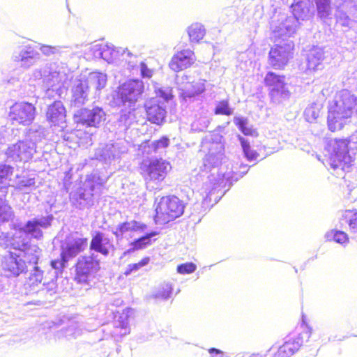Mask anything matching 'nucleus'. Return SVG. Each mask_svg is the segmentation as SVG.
<instances>
[{"instance_id": "41", "label": "nucleus", "mask_w": 357, "mask_h": 357, "mask_svg": "<svg viewBox=\"0 0 357 357\" xmlns=\"http://www.w3.org/2000/svg\"><path fill=\"white\" fill-rule=\"evenodd\" d=\"M317 16L325 20L331 14V0H314Z\"/></svg>"}, {"instance_id": "39", "label": "nucleus", "mask_w": 357, "mask_h": 357, "mask_svg": "<svg viewBox=\"0 0 357 357\" xmlns=\"http://www.w3.org/2000/svg\"><path fill=\"white\" fill-rule=\"evenodd\" d=\"M14 168L10 165L0 164V192L6 195L8 193V188L10 177L13 175Z\"/></svg>"}, {"instance_id": "36", "label": "nucleus", "mask_w": 357, "mask_h": 357, "mask_svg": "<svg viewBox=\"0 0 357 357\" xmlns=\"http://www.w3.org/2000/svg\"><path fill=\"white\" fill-rule=\"evenodd\" d=\"M158 234V231H152L145 234L138 238L135 239L130 243V248L124 252L123 255H127L136 250L146 248L152 243L151 238Z\"/></svg>"}, {"instance_id": "28", "label": "nucleus", "mask_w": 357, "mask_h": 357, "mask_svg": "<svg viewBox=\"0 0 357 357\" xmlns=\"http://www.w3.org/2000/svg\"><path fill=\"white\" fill-rule=\"evenodd\" d=\"M46 116L47 120L54 126L61 128L66 123V111L61 101H54L49 105Z\"/></svg>"}, {"instance_id": "35", "label": "nucleus", "mask_w": 357, "mask_h": 357, "mask_svg": "<svg viewBox=\"0 0 357 357\" xmlns=\"http://www.w3.org/2000/svg\"><path fill=\"white\" fill-rule=\"evenodd\" d=\"M82 330L78 322L74 320H69L66 326L62 327L55 333V337L60 339L65 337L68 340L77 338L81 335Z\"/></svg>"}, {"instance_id": "16", "label": "nucleus", "mask_w": 357, "mask_h": 357, "mask_svg": "<svg viewBox=\"0 0 357 357\" xmlns=\"http://www.w3.org/2000/svg\"><path fill=\"white\" fill-rule=\"evenodd\" d=\"M36 116V107L26 102H15L10 108L9 117L15 122L24 126L31 124Z\"/></svg>"}, {"instance_id": "14", "label": "nucleus", "mask_w": 357, "mask_h": 357, "mask_svg": "<svg viewBox=\"0 0 357 357\" xmlns=\"http://www.w3.org/2000/svg\"><path fill=\"white\" fill-rule=\"evenodd\" d=\"M312 335V328L305 326L303 331L296 337H287L284 342L280 346L274 357H291L302 346L303 342H307Z\"/></svg>"}, {"instance_id": "15", "label": "nucleus", "mask_w": 357, "mask_h": 357, "mask_svg": "<svg viewBox=\"0 0 357 357\" xmlns=\"http://www.w3.org/2000/svg\"><path fill=\"white\" fill-rule=\"evenodd\" d=\"M171 169V164L162 158L151 160L142 167L145 180L157 183L163 181Z\"/></svg>"}, {"instance_id": "21", "label": "nucleus", "mask_w": 357, "mask_h": 357, "mask_svg": "<svg viewBox=\"0 0 357 357\" xmlns=\"http://www.w3.org/2000/svg\"><path fill=\"white\" fill-rule=\"evenodd\" d=\"M88 245V238L77 235L68 236L61 246V252L64 261H69L80 252L86 250Z\"/></svg>"}, {"instance_id": "29", "label": "nucleus", "mask_w": 357, "mask_h": 357, "mask_svg": "<svg viewBox=\"0 0 357 357\" xmlns=\"http://www.w3.org/2000/svg\"><path fill=\"white\" fill-rule=\"evenodd\" d=\"M293 17L298 20H308L313 13V4L311 0H294L291 5Z\"/></svg>"}, {"instance_id": "62", "label": "nucleus", "mask_w": 357, "mask_h": 357, "mask_svg": "<svg viewBox=\"0 0 357 357\" xmlns=\"http://www.w3.org/2000/svg\"><path fill=\"white\" fill-rule=\"evenodd\" d=\"M248 169H246V170H245V171H243V172H242L243 174H246V173L248 172Z\"/></svg>"}, {"instance_id": "9", "label": "nucleus", "mask_w": 357, "mask_h": 357, "mask_svg": "<svg viewBox=\"0 0 357 357\" xmlns=\"http://www.w3.org/2000/svg\"><path fill=\"white\" fill-rule=\"evenodd\" d=\"M126 54L129 57L132 55L127 48L115 47L112 44L106 43L91 45L86 53L89 59H102L108 63H114L116 60L120 59Z\"/></svg>"}, {"instance_id": "23", "label": "nucleus", "mask_w": 357, "mask_h": 357, "mask_svg": "<svg viewBox=\"0 0 357 357\" xmlns=\"http://www.w3.org/2000/svg\"><path fill=\"white\" fill-rule=\"evenodd\" d=\"M65 258L63 253L61 252V259H55L51 261L52 270L48 273V277L44 279L43 286V289H46L50 295H53L56 292L57 283L56 280L59 274H61L63 268L66 266L68 261H64Z\"/></svg>"}, {"instance_id": "22", "label": "nucleus", "mask_w": 357, "mask_h": 357, "mask_svg": "<svg viewBox=\"0 0 357 357\" xmlns=\"http://www.w3.org/2000/svg\"><path fill=\"white\" fill-rule=\"evenodd\" d=\"M89 86L84 77L76 78L72 84L70 105L80 107L89 100Z\"/></svg>"}, {"instance_id": "24", "label": "nucleus", "mask_w": 357, "mask_h": 357, "mask_svg": "<svg viewBox=\"0 0 357 357\" xmlns=\"http://www.w3.org/2000/svg\"><path fill=\"white\" fill-rule=\"evenodd\" d=\"M54 219L52 215L34 218L28 220L22 227V231L31 236V237L40 240L43 236L42 229H47L52 225Z\"/></svg>"}, {"instance_id": "10", "label": "nucleus", "mask_w": 357, "mask_h": 357, "mask_svg": "<svg viewBox=\"0 0 357 357\" xmlns=\"http://www.w3.org/2000/svg\"><path fill=\"white\" fill-rule=\"evenodd\" d=\"M275 45L271 48L268 53V63L273 68L281 70L292 57L294 44L291 40L284 42L275 40Z\"/></svg>"}, {"instance_id": "1", "label": "nucleus", "mask_w": 357, "mask_h": 357, "mask_svg": "<svg viewBox=\"0 0 357 357\" xmlns=\"http://www.w3.org/2000/svg\"><path fill=\"white\" fill-rule=\"evenodd\" d=\"M331 153L326 160V166H328L337 176H341L346 172H349L352 162L353 157L350 151H357V131L347 139H335L330 142Z\"/></svg>"}, {"instance_id": "33", "label": "nucleus", "mask_w": 357, "mask_h": 357, "mask_svg": "<svg viewBox=\"0 0 357 357\" xmlns=\"http://www.w3.org/2000/svg\"><path fill=\"white\" fill-rule=\"evenodd\" d=\"M43 271L38 266H33L31 269V273L29 278L27 279L25 286L29 287L31 290L36 292H47L46 289H43V284L44 282Z\"/></svg>"}, {"instance_id": "25", "label": "nucleus", "mask_w": 357, "mask_h": 357, "mask_svg": "<svg viewBox=\"0 0 357 357\" xmlns=\"http://www.w3.org/2000/svg\"><path fill=\"white\" fill-rule=\"evenodd\" d=\"M89 248L91 251L100 253L104 257H107L115 250L112 240L100 231H96L93 234Z\"/></svg>"}, {"instance_id": "42", "label": "nucleus", "mask_w": 357, "mask_h": 357, "mask_svg": "<svg viewBox=\"0 0 357 357\" xmlns=\"http://www.w3.org/2000/svg\"><path fill=\"white\" fill-rule=\"evenodd\" d=\"M327 241H333L337 243L345 245L349 243V236L347 233L337 229H332L325 234Z\"/></svg>"}, {"instance_id": "57", "label": "nucleus", "mask_w": 357, "mask_h": 357, "mask_svg": "<svg viewBox=\"0 0 357 357\" xmlns=\"http://www.w3.org/2000/svg\"><path fill=\"white\" fill-rule=\"evenodd\" d=\"M140 72L141 75L143 77L150 78L152 76V71L150 70L146 64L144 62H141L140 63Z\"/></svg>"}, {"instance_id": "27", "label": "nucleus", "mask_w": 357, "mask_h": 357, "mask_svg": "<svg viewBox=\"0 0 357 357\" xmlns=\"http://www.w3.org/2000/svg\"><path fill=\"white\" fill-rule=\"evenodd\" d=\"M17 249L20 250V256L24 260L25 264L33 267L37 266L38 259L41 255V250L37 245H32L28 242H23L19 245Z\"/></svg>"}, {"instance_id": "55", "label": "nucleus", "mask_w": 357, "mask_h": 357, "mask_svg": "<svg viewBox=\"0 0 357 357\" xmlns=\"http://www.w3.org/2000/svg\"><path fill=\"white\" fill-rule=\"evenodd\" d=\"M196 265L192 262H187L177 266L176 271L180 274H190L195 271Z\"/></svg>"}, {"instance_id": "11", "label": "nucleus", "mask_w": 357, "mask_h": 357, "mask_svg": "<svg viewBox=\"0 0 357 357\" xmlns=\"http://www.w3.org/2000/svg\"><path fill=\"white\" fill-rule=\"evenodd\" d=\"M100 268V261L94 254L80 256L75 265V280L79 283H86Z\"/></svg>"}, {"instance_id": "59", "label": "nucleus", "mask_w": 357, "mask_h": 357, "mask_svg": "<svg viewBox=\"0 0 357 357\" xmlns=\"http://www.w3.org/2000/svg\"><path fill=\"white\" fill-rule=\"evenodd\" d=\"M210 357H225V352L219 349L211 347L208 349Z\"/></svg>"}, {"instance_id": "51", "label": "nucleus", "mask_w": 357, "mask_h": 357, "mask_svg": "<svg viewBox=\"0 0 357 357\" xmlns=\"http://www.w3.org/2000/svg\"><path fill=\"white\" fill-rule=\"evenodd\" d=\"M336 20L342 26L347 28H349L352 23L351 18L342 10H337Z\"/></svg>"}, {"instance_id": "50", "label": "nucleus", "mask_w": 357, "mask_h": 357, "mask_svg": "<svg viewBox=\"0 0 357 357\" xmlns=\"http://www.w3.org/2000/svg\"><path fill=\"white\" fill-rule=\"evenodd\" d=\"M306 119L309 122H312L316 120L319 114V109L316 103L312 104L310 107H307L304 112Z\"/></svg>"}, {"instance_id": "2", "label": "nucleus", "mask_w": 357, "mask_h": 357, "mask_svg": "<svg viewBox=\"0 0 357 357\" xmlns=\"http://www.w3.org/2000/svg\"><path fill=\"white\" fill-rule=\"evenodd\" d=\"M354 111L357 112V96L347 89L337 92L328 108V129L333 132L342 129Z\"/></svg>"}, {"instance_id": "18", "label": "nucleus", "mask_w": 357, "mask_h": 357, "mask_svg": "<svg viewBox=\"0 0 357 357\" xmlns=\"http://www.w3.org/2000/svg\"><path fill=\"white\" fill-rule=\"evenodd\" d=\"M36 152L33 144L22 139L10 145L6 155L9 161L26 162L32 158Z\"/></svg>"}, {"instance_id": "56", "label": "nucleus", "mask_w": 357, "mask_h": 357, "mask_svg": "<svg viewBox=\"0 0 357 357\" xmlns=\"http://www.w3.org/2000/svg\"><path fill=\"white\" fill-rule=\"evenodd\" d=\"M36 181L34 178H24L18 181L17 188L20 190H25L27 188L33 187Z\"/></svg>"}, {"instance_id": "34", "label": "nucleus", "mask_w": 357, "mask_h": 357, "mask_svg": "<svg viewBox=\"0 0 357 357\" xmlns=\"http://www.w3.org/2000/svg\"><path fill=\"white\" fill-rule=\"evenodd\" d=\"M324 52L321 47H314L311 49L307 56V66L310 70H318L323 68L322 61Z\"/></svg>"}, {"instance_id": "49", "label": "nucleus", "mask_w": 357, "mask_h": 357, "mask_svg": "<svg viewBox=\"0 0 357 357\" xmlns=\"http://www.w3.org/2000/svg\"><path fill=\"white\" fill-rule=\"evenodd\" d=\"M233 112L234 109L229 107V101L227 100H223L218 102L214 109V113L217 115L230 116Z\"/></svg>"}, {"instance_id": "6", "label": "nucleus", "mask_w": 357, "mask_h": 357, "mask_svg": "<svg viewBox=\"0 0 357 357\" xmlns=\"http://www.w3.org/2000/svg\"><path fill=\"white\" fill-rule=\"evenodd\" d=\"M144 84L138 79H129L120 84L114 95V101L119 107L135 109L136 103L143 98Z\"/></svg>"}, {"instance_id": "31", "label": "nucleus", "mask_w": 357, "mask_h": 357, "mask_svg": "<svg viewBox=\"0 0 357 357\" xmlns=\"http://www.w3.org/2000/svg\"><path fill=\"white\" fill-rule=\"evenodd\" d=\"M147 228V225L143 222L137 220L126 221L117 225L115 229L112 230V234L117 239L123 238L127 232H143Z\"/></svg>"}, {"instance_id": "3", "label": "nucleus", "mask_w": 357, "mask_h": 357, "mask_svg": "<svg viewBox=\"0 0 357 357\" xmlns=\"http://www.w3.org/2000/svg\"><path fill=\"white\" fill-rule=\"evenodd\" d=\"M107 180L97 172L86 176L82 185L70 195L72 203L76 208L83 210L94 204V197L102 193V189Z\"/></svg>"}, {"instance_id": "58", "label": "nucleus", "mask_w": 357, "mask_h": 357, "mask_svg": "<svg viewBox=\"0 0 357 357\" xmlns=\"http://www.w3.org/2000/svg\"><path fill=\"white\" fill-rule=\"evenodd\" d=\"M132 115L133 114L130 111L121 114L120 116V121L123 122L126 126H129L132 123L130 116Z\"/></svg>"}, {"instance_id": "45", "label": "nucleus", "mask_w": 357, "mask_h": 357, "mask_svg": "<svg viewBox=\"0 0 357 357\" xmlns=\"http://www.w3.org/2000/svg\"><path fill=\"white\" fill-rule=\"evenodd\" d=\"M116 331L120 330L119 335L121 337L125 336L130 333L128 315L127 314H122L119 319L115 321ZM114 334L118 335L117 331H114Z\"/></svg>"}, {"instance_id": "52", "label": "nucleus", "mask_w": 357, "mask_h": 357, "mask_svg": "<svg viewBox=\"0 0 357 357\" xmlns=\"http://www.w3.org/2000/svg\"><path fill=\"white\" fill-rule=\"evenodd\" d=\"M39 50L42 52V53L47 56L54 54H61L63 52V47L59 46H50L41 45L39 47Z\"/></svg>"}, {"instance_id": "12", "label": "nucleus", "mask_w": 357, "mask_h": 357, "mask_svg": "<svg viewBox=\"0 0 357 357\" xmlns=\"http://www.w3.org/2000/svg\"><path fill=\"white\" fill-rule=\"evenodd\" d=\"M278 24H275L274 20L271 22V26L273 28V35L275 40L284 42V40H290L296 31L298 26V20L292 15L287 16L285 13L278 15Z\"/></svg>"}, {"instance_id": "17", "label": "nucleus", "mask_w": 357, "mask_h": 357, "mask_svg": "<svg viewBox=\"0 0 357 357\" xmlns=\"http://www.w3.org/2000/svg\"><path fill=\"white\" fill-rule=\"evenodd\" d=\"M38 47L28 44L24 45L13 52V59L20 66L25 69L38 63L40 60V54L38 50Z\"/></svg>"}, {"instance_id": "47", "label": "nucleus", "mask_w": 357, "mask_h": 357, "mask_svg": "<svg viewBox=\"0 0 357 357\" xmlns=\"http://www.w3.org/2000/svg\"><path fill=\"white\" fill-rule=\"evenodd\" d=\"M169 145V139L167 136H162L159 139L152 142L149 146V149L154 152L158 153L166 149Z\"/></svg>"}, {"instance_id": "30", "label": "nucleus", "mask_w": 357, "mask_h": 357, "mask_svg": "<svg viewBox=\"0 0 357 357\" xmlns=\"http://www.w3.org/2000/svg\"><path fill=\"white\" fill-rule=\"evenodd\" d=\"M3 268L9 272L11 275L18 276L27 270L28 266L25 264L24 260H22L20 255H13V253L7 257L3 264Z\"/></svg>"}, {"instance_id": "19", "label": "nucleus", "mask_w": 357, "mask_h": 357, "mask_svg": "<svg viewBox=\"0 0 357 357\" xmlns=\"http://www.w3.org/2000/svg\"><path fill=\"white\" fill-rule=\"evenodd\" d=\"M202 147L208 149V153L204 158L206 170L218 167L225 159V147L221 142H203Z\"/></svg>"}, {"instance_id": "53", "label": "nucleus", "mask_w": 357, "mask_h": 357, "mask_svg": "<svg viewBox=\"0 0 357 357\" xmlns=\"http://www.w3.org/2000/svg\"><path fill=\"white\" fill-rule=\"evenodd\" d=\"M149 261H150L149 257H144L138 263L129 264L125 271V275H130L132 272H135V271H138L141 268L149 264Z\"/></svg>"}, {"instance_id": "13", "label": "nucleus", "mask_w": 357, "mask_h": 357, "mask_svg": "<svg viewBox=\"0 0 357 357\" xmlns=\"http://www.w3.org/2000/svg\"><path fill=\"white\" fill-rule=\"evenodd\" d=\"M106 119V114L101 107L82 108L74 113V121L77 124L98 128Z\"/></svg>"}, {"instance_id": "26", "label": "nucleus", "mask_w": 357, "mask_h": 357, "mask_svg": "<svg viewBox=\"0 0 357 357\" xmlns=\"http://www.w3.org/2000/svg\"><path fill=\"white\" fill-rule=\"evenodd\" d=\"M195 60L194 52L190 50H184L172 57L169 66L172 70L178 72L190 67Z\"/></svg>"}, {"instance_id": "8", "label": "nucleus", "mask_w": 357, "mask_h": 357, "mask_svg": "<svg viewBox=\"0 0 357 357\" xmlns=\"http://www.w3.org/2000/svg\"><path fill=\"white\" fill-rule=\"evenodd\" d=\"M264 84L268 88V95L273 103H282L290 97L291 93L284 76L268 71L264 77Z\"/></svg>"}, {"instance_id": "40", "label": "nucleus", "mask_w": 357, "mask_h": 357, "mask_svg": "<svg viewBox=\"0 0 357 357\" xmlns=\"http://www.w3.org/2000/svg\"><path fill=\"white\" fill-rule=\"evenodd\" d=\"M347 224L351 234L357 236V210H346L344 211L340 218V223L343 225Z\"/></svg>"}, {"instance_id": "48", "label": "nucleus", "mask_w": 357, "mask_h": 357, "mask_svg": "<svg viewBox=\"0 0 357 357\" xmlns=\"http://www.w3.org/2000/svg\"><path fill=\"white\" fill-rule=\"evenodd\" d=\"M12 208L6 200L0 197V222H8L13 216Z\"/></svg>"}, {"instance_id": "7", "label": "nucleus", "mask_w": 357, "mask_h": 357, "mask_svg": "<svg viewBox=\"0 0 357 357\" xmlns=\"http://www.w3.org/2000/svg\"><path fill=\"white\" fill-rule=\"evenodd\" d=\"M184 208V204L177 197H163L155 208V222L165 225L173 221L183 213Z\"/></svg>"}, {"instance_id": "38", "label": "nucleus", "mask_w": 357, "mask_h": 357, "mask_svg": "<svg viewBox=\"0 0 357 357\" xmlns=\"http://www.w3.org/2000/svg\"><path fill=\"white\" fill-rule=\"evenodd\" d=\"M89 83V89L93 87L96 93L104 89L107 84V76L106 74L100 72H93L89 74L87 79H85Z\"/></svg>"}, {"instance_id": "32", "label": "nucleus", "mask_w": 357, "mask_h": 357, "mask_svg": "<svg viewBox=\"0 0 357 357\" xmlns=\"http://www.w3.org/2000/svg\"><path fill=\"white\" fill-rule=\"evenodd\" d=\"M204 79H198L192 82L186 83L183 86L179 88L180 96L185 100L193 98L204 93L206 90Z\"/></svg>"}, {"instance_id": "60", "label": "nucleus", "mask_w": 357, "mask_h": 357, "mask_svg": "<svg viewBox=\"0 0 357 357\" xmlns=\"http://www.w3.org/2000/svg\"><path fill=\"white\" fill-rule=\"evenodd\" d=\"M249 357H264L261 354H252Z\"/></svg>"}, {"instance_id": "54", "label": "nucleus", "mask_w": 357, "mask_h": 357, "mask_svg": "<svg viewBox=\"0 0 357 357\" xmlns=\"http://www.w3.org/2000/svg\"><path fill=\"white\" fill-rule=\"evenodd\" d=\"M173 287L172 284L165 283L162 285L160 290L156 294L155 297L167 300L170 298L172 294Z\"/></svg>"}, {"instance_id": "43", "label": "nucleus", "mask_w": 357, "mask_h": 357, "mask_svg": "<svg viewBox=\"0 0 357 357\" xmlns=\"http://www.w3.org/2000/svg\"><path fill=\"white\" fill-rule=\"evenodd\" d=\"M190 40L192 43H199L205 35V29L199 23L192 24L188 30Z\"/></svg>"}, {"instance_id": "20", "label": "nucleus", "mask_w": 357, "mask_h": 357, "mask_svg": "<svg viewBox=\"0 0 357 357\" xmlns=\"http://www.w3.org/2000/svg\"><path fill=\"white\" fill-rule=\"evenodd\" d=\"M128 151L126 146L121 142L107 144L98 148L94 153V158L105 163H110L113 160L121 158V155Z\"/></svg>"}, {"instance_id": "37", "label": "nucleus", "mask_w": 357, "mask_h": 357, "mask_svg": "<svg viewBox=\"0 0 357 357\" xmlns=\"http://www.w3.org/2000/svg\"><path fill=\"white\" fill-rule=\"evenodd\" d=\"M46 137V130L43 126L33 124L26 132L24 141L33 144L36 151L37 144L40 142Z\"/></svg>"}, {"instance_id": "61", "label": "nucleus", "mask_w": 357, "mask_h": 357, "mask_svg": "<svg viewBox=\"0 0 357 357\" xmlns=\"http://www.w3.org/2000/svg\"><path fill=\"white\" fill-rule=\"evenodd\" d=\"M240 167H241V169L246 168V167H248V165L242 164Z\"/></svg>"}, {"instance_id": "4", "label": "nucleus", "mask_w": 357, "mask_h": 357, "mask_svg": "<svg viewBox=\"0 0 357 357\" xmlns=\"http://www.w3.org/2000/svg\"><path fill=\"white\" fill-rule=\"evenodd\" d=\"M32 76L35 80L42 79L47 90L53 91L61 90L71 78L70 70L63 63H47L43 68L34 70Z\"/></svg>"}, {"instance_id": "46", "label": "nucleus", "mask_w": 357, "mask_h": 357, "mask_svg": "<svg viewBox=\"0 0 357 357\" xmlns=\"http://www.w3.org/2000/svg\"><path fill=\"white\" fill-rule=\"evenodd\" d=\"M234 123L238 127V128L245 135H254L255 132L251 127L248 126V121L246 118L242 116H235L234 118Z\"/></svg>"}, {"instance_id": "5", "label": "nucleus", "mask_w": 357, "mask_h": 357, "mask_svg": "<svg viewBox=\"0 0 357 357\" xmlns=\"http://www.w3.org/2000/svg\"><path fill=\"white\" fill-rule=\"evenodd\" d=\"M155 92L157 97L146 101L144 107L147 120L151 123L160 126L165 121L166 103L173 97L172 89L169 86L155 87Z\"/></svg>"}, {"instance_id": "44", "label": "nucleus", "mask_w": 357, "mask_h": 357, "mask_svg": "<svg viewBox=\"0 0 357 357\" xmlns=\"http://www.w3.org/2000/svg\"><path fill=\"white\" fill-rule=\"evenodd\" d=\"M238 140L241 143L243 155L246 160L249 162L257 160L259 154L257 152V151L251 148L250 142L248 141V139L238 135Z\"/></svg>"}]
</instances>
